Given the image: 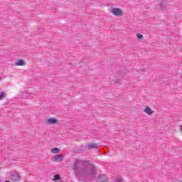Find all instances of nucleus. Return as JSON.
<instances>
[{
  "label": "nucleus",
  "instance_id": "nucleus-7",
  "mask_svg": "<svg viewBox=\"0 0 182 182\" xmlns=\"http://www.w3.org/2000/svg\"><path fill=\"white\" fill-rule=\"evenodd\" d=\"M54 159L57 161H63V156H62V155H55L54 156Z\"/></svg>",
  "mask_w": 182,
  "mask_h": 182
},
{
  "label": "nucleus",
  "instance_id": "nucleus-11",
  "mask_svg": "<svg viewBox=\"0 0 182 182\" xmlns=\"http://www.w3.org/2000/svg\"><path fill=\"white\" fill-rule=\"evenodd\" d=\"M53 180V181H58V180H60V177L59 176V175H55Z\"/></svg>",
  "mask_w": 182,
  "mask_h": 182
},
{
  "label": "nucleus",
  "instance_id": "nucleus-9",
  "mask_svg": "<svg viewBox=\"0 0 182 182\" xmlns=\"http://www.w3.org/2000/svg\"><path fill=\"white\" fill-rule=\"evenodd\" d=\"M51 153H53V154L60 153V149L59 148H53L51 149Z\"/></svg>",
  "mask_w": 182,
  "mask_h": 182
},
{
  "label": "nucleus",
  "instance_id": "nucleus-3",
  "mask_svg": "<svg viewBox=\"0 0 182 182\" xmlns=\"http://www.w3.org/2000/svg\"><path fill=\"white\" fill-rule=\"evenodd\" d=\"M113 15L114 16H123V11L119 8H114L112 11Z\"/></svg>",
  "mask_w": 182,
  "mask_h": 182
},
{
  "label": "nucleus",
  "instance_id": "nucleus-5",
  "mask_svg": "<svg viewBox=\"0 0 182 182\" xmlns=\"http://www.w3.org/2000/svg\"><path fill=\"white\" fill-rule=\"evenodd\" d=\"M16 66H25V60H19L16 63H15Z\"/></svg>",
  "mask_w": 182,
  "mask_h": 182
},
{
  "label": "nucleus",
  "instance_id": "nucleus-4",
  "mask_svg": "<svg viewBox=\"0 0 182 182\" xmlns=\"http://www.w3.org/2000/svg\"><path fill=\"white\" fill-rule=\"evenodd\" d=\"M58 119H55V118H51V119H48L47 120V123H48V124H56V123H58Z\"/></svg>",
  "mask_w": 182,
  "mask_h": 182
},
{
  "label": "nucleus",
  "instance_id": "nucleus-10",
  "mask_svg": "<svg viewBox=\"0 0 182 182\" xmlns=\"http://www.w3.org/2000/svg\"><path fill=\"white\" fill-rule=\"evenodd\" d=\"M5 96H6V94L5 92H0V100H2V99H5Z\"/></svg>",
  "mask_w": 182,
  "mask_h": 182
},
{
  "label": "nucleus",
  "instance_id": "nucleus-13",
  "mask_svg": "<svg viewBox=\"0 0 182 182\" xmlns=\"http://www.w3.org/2000/svg\"><path fill=\"white\" fill-rule=\"evenodd\" d=\"M138 39H143V36L141 33L136 34Z\"/></svg>",
  "mask_w": 182,
  "mask_h": 182
},
{
  "label": "nucleus",
  "instance_id": "nucleus-6",
  "mask_svg": "<svg viewBox=\"0 0 182 182\" xmlns=\"http://www.w3.org/2000/svg\"><path fill=\"white\" fill-rule=\"evenodd\" d=\"M144 112L145 113H146V114H149V116H151V114L153 113V112L151 111V109L149 108V106L146 107Z\"/></svg>",
  "mask_w": 182,
  "mask_h": 182
},
{
  "label": "nucleus",
  "instance_id": "nucleus-1",
  "mask_svg": "<svg viewBox=\"0 0 182 182\" xmlns=\"http://www.w3.org/2000/svg\"><path fill=\"white\" fill-rule=\"evenodd\" d=\"M73 170L74 171L75 177L77 178L79 181L90 178V177H95L97 174L95 165L79 159H77L73 165Z\"/></svg>",
  "mask_w": 182,
  "mask_h": 182
},
{
  "label": "nucleus",
  "instance_id": "nucleus-8",
  "mask_svg": "<svg viewBox=\"0 0 182 182\" xmlns=\"http://www.w3.org/2000/svg\"><path fill=\"white\" fill-rule=\"evenodd\" d=\"M87 147L88 149H98L97 144H90L87 145Z\"/></svg>",
  "mask_w": 182,
  "mask_h": 182
},
{
  "label": "nucleus",
  "instance_id": "nucleus-2",
  "mask_svg": "<svg viewBox=\"0 0 182 182\" xmlns=\"http://www.w3.org/2000/svg\"><path fill=\"white\" fill-rule=\"evenodd\" d=\"M11 180L14 182H19L21 180V175L17 172H12L11 173Z\"/></svg>",
  "mask_w": 182,
  "mask_h": 182
},
{
  "label": "nucleus",
  "instance_id": "nucleus-12",
  "mask_svg": "<svg viewBox=\"0 0 182 182\" xmlns=\"http://www.w3.org/2000/svg\"><path fill=\"white\" fill-rule=\"evenodd\" d=\"M115 182H123V178H117L115 179Z\"/></svg>",
  "mask_w": 182,
  "mask_h": 182
}]
</instances>
